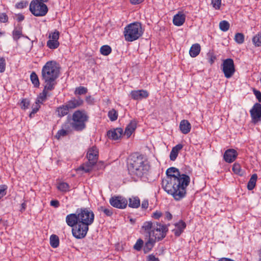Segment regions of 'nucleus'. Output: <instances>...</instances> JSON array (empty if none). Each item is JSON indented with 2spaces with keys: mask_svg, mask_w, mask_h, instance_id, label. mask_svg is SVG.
Masks as SVG:
<instances>
[{
  "mask_svg": "<svg viewBox=\"0 0 261 261\" xmlns=\"http://www.w3.org/2000/svg\"><path fill=\"white\" fill-rule=\"evenodd\" d=\"M167 177L162 180V187L176 201L184 198L186 195V189L190 184L189 175L180 172L175 167H170L166 170Z\"/></svg>",
  "mask_w": 261,
  "mask_h": 261,
  "instance_id": "obj_1",
  "label": "nucleus"
},
{
  "mask_svg": "<svg viewBox=\"0 0 261 261\" xmlns=\"http://www.w3.org/2000/svg\"><path fill=\"white\" fill-rule=\"evenodd\" d=\"M94 214L88 208H77L75 213L68 214L66 217V222L72 227L74 237L81 239L85 237L89 226L94 222Z\"/></svg>",
  "mask_w": 261,
  "mask_h": 261,
  "instance_id": "obj_2",
  "label": "nucleus"
},
{
  "mask_svg": "<svg viewBox=\"0 0 261 261\" xmlns=\"http://www.w3.org/2000/svg\"><path fill=\"white\" fill-rule=\"evenodd\" d=\"M60 75V67L55 61L47 62L41 70V80L45 86V89L53 90L57 84L56 80Z\"/></svg>",
  "mask_w": 261,
  "mask_h": 261,
  "instance_id": "obj_3",
  "label": "nucleus"
},
{
  "mask_svg": "<svg viewBox=\"0 0 261 261\" xmlns=\"http://www.w3.org/2000/svg\"><path fill=\"white\" fill-rule=\"evenodd\" d=\"M168 230V226L151 221L143 223L141 227L142 233L146 237L153 238L157 241L163 240Z\"/></svg>",
  "mask_w": 261,
  "mask_h": 261,
  "instance_id": "obj_4",
  "label": "nucleus"
},
{
  "mask_svg": "<svg viewBox=\"0 0 261 261\" xmlns=\"http://www.w3.org/2000/svg\"><path fill=\"white\" fill-rule=\"evenodd\" d=\"M128 171L133 178L141 177L148 171L149 166L141 155H133L127 165Z\"/></svg>",
  "mask_w": 261,
  "mask_h": 261,
  "instance_id": "obj_5",
  "label": "nucleus"
},
{
  "mask_svg": "<svg viewBox=\"0 0 261 261\" xmlns=\"http://www.w3.org/2000/svg\"><path fill=\"white\" fill-rule=\"evenodd\" d=\"M143 34L142 24L135 22L126 25L124 28V36L126 41L132 42L139 39Z\"/></svg>",
  "mask_w": 261,
  "mask_h": 261,
  "instance_id": "obj_6",
  "label": "nucleus"
},
{
  "mask_svg": "<svg viewBox=\"0 0 261 261\" xmlns=\"http://www.w3.org/2000/svg\"><path fill=\"white\" fill-rule=\"evenodd\" d=\"M88 119L89 116L85 110H76L72 114L71 126L76 131H82L86 128Z\"/></svg>",
  "mask_w": 261,
  "mask_h": 261,
  "instance_id": "obj_7",
  "label": "nucleus"
},
{
  "mask_svg": "<svg viewBox=\"0 0 261 261\" xmlns=\"http://www.w3.org/2000/svg\"><path fill=\"white\" fill-rule=\"evenodd\" d=\"M88 161L83 164L78 169V170H83L85 173L90 172L93 166L97 163L98 159V150L95 147L92 146L88 150L87 153Z\"/></svg>",
  "mask_w": 261,
  "mask_h": 261,
  "instance_id": "obj_8",
  "label": "nucleus"
},
{
  "mask_svg": "<svg viewBox=\"0 0 261 261\" xmlns=\"http://www.w3.org/2000/svg\"><path fill=\"white\" fill-rule=\"evenodd\" d=\"M29 9L35 16H44L48 12L46 5L38 0H32L30 4Z\"/></svg>",
  "mask_w": 261,
  "mask_h": 261,
  "instance_id": "obj_9",
  "label": "nucleus"
},
{
  "mask_svg": "<svg viewBox=\"0 0 261 261\" xmlns=\"http://www.w3.org/2000/svg\"><path fill=\"white\" fill-rule=\"evenodd\" d=\"M222 70L224 76L229 79L234 74L236 69L233 60L231 58L224 60L221 65Z\"/></svg>",
  "mask_w": 261,
  "mask_h": 261,
  "instance_id": "obj_10",
  "label": "nucleus"
},
{
  "mask_svg": "<svg viewBox=\"0 0 261 261\" xmlns=\"http://www.w3.org/2000/svg\"><path fill=\"white\" fill-rule=\"evenodd\" d=\"M250 113L253 123L261 121V104L256 102L250 110Z\"/></svg>",
  "mask_w": 261,
  "mask_h": 261,
  "instance_id": "obj_11",
  "label": "nucleus"
},
{
  "mask_svg": "<svg viewBox=\"0 0 261 261\" xmlns=\"http://www.w3.org/2000/svg\"><path fill=\"white\" fill-rule=\"evenodd\" d=\"M110 203L114 207L123 209L127 205V200L121 196H114L110 198Z\"/></svg>",
  "mask_w": 261,
  "mask_h": 261,
  "instance_id": "obj_12",
  "label": "nucleus"
},
{
  "mask_svg": "<svg viewBox=\"0 0 261 261\" xmlns=\"http://www.w3.org/2000/svg\"><path fill=\"white\" fill-rule=\"evenodd\" d=\"M69 111H71L83 106L84 100L80 97H72L65 103Z\"/></svg>",
  "mask_w": 261,
  "mask_h": 261,
  "instance_id": "obj_13",
  "label": "nucleus"
},
{
  "mask_svg": "<svg viewBox=\"0 0 261 261\" xmlns=\"http://www.w3.org/2000/svg\"><path fill=\"white\" fill-rule=\"evenodd\" d=\"M131 97L136 100H140L146 98L149 96V93L145 90H133L130 93Z\"/></svg>",
  "mask_w": 261,
  "mask_h": 261,
  "instance_id": "obj_14",
  "label": "nucleus"
},
{
  "mask_svg": "<svg viewBox=\"0 0 261 261\" xmlns=\"http://www.w3.org/2000/svg\"><path fill=\"white\" fill-rule=\"evenodd\" d=\"M123 129L120 127H117L108 131L107 136L110 139L117 140L121 137Z\"/></svg>",
  "mask_w": 261,
  "mask_h": 261,
  "instance_id": "obj_15",
  "label": "nucleus"
},
{
  "mask_svg": "<svg viewBox=\"0 0 261 261\" xmlns=\"http://www.w3.org/2000/svg\"><path fill=\"white\" fill-rule=\"evenodd\" d=\"M237 152L233 149H227L224 153L223 158L227 163L233 162L237 156Z\"/></svg>",
  "mask_w": 261,
  "mask_h": 261,
  "instance_id": "obj_16",
  "label": "nucleus"
},
{
  "mask_svg": "<svg viewBox=\"0 0 261 261\" xmlns=\"http://www.w3.org/2000/svg\"><path fill=\"white\" fill-rule=\"evenodd\" d=\"M185 15L181 12H178L174 16L173 23L175 25L180 26L184 24L185 21Z\"/></svg>",
  "mask_w": 261,
  "mask_h": 261,
  "instance_id": "obj_17",
  "label": "nucleus"
},
{
  "mask_svg": "<svg viewBox=\"0 0 261 261\" xmlns=\"http://www.w3.org/2000/svg\"><path fill=\"white\" fill-rule=\"evenodd\" d=\"M179 129L184 134H188L191 129V125L187 120H182L179 124Z\"/></svg>",
  "mask_w": 261,
  "mask_h": 261,
  "instance_id": "obj_18",
  "label": "nucleus"
},
{
  "mask_svg": "<svg viewBox=\"0 0 261 261\" xmlns=\"http://www.w3.org/2000/svg\"><path fill=\"white\" fill-rule=\"evenodd\" d=\"M175 228L172 230V231L176 237H179L181 233L184 231V230L186 227V223L182 221H180L178 223H176Z\"/></svg>",
  "mask_w": 261,
  "mask_h": 261,
  "instance_id": "obj_19",
  "label": "nucleus"
},
{
  "mask_svg": "<svg viewBox=\"0 0 261 261\" xmlns=\"http://www.w3.org/2000/svg\"><path fill=\"white\" fill-rule=\"evenodd\" d=\"M69 111H70L68 107L65 103L64 105L57 108L56 110V113L59 117H62L67 115L69 113Z\"/></svg>",
  "mask_w": 261,
  "mask_h": 261,
  "instance_id": "obj_20",
  "label": "nucleus"
},
{
  "mask_svg": "<svg viewBox=\"0 0 261 261\" xmlns=\"http://www.w3.org/2000/svg\"><path fill=\"white\" fill-rule=\"evenodd\" d=\"M137 127V121L135 120H132L125 128L124 134L128 138L135 131Z\"/></svg>",
  "mask_w": 261,
  "mask_h": 261,
  "instance_id": "obj_21",
  "label": "nucleus"
},
{
  "mask_svg": "<svg viewBox=\"0 0 261 261\" xmlns=\"http://www.w3.org/2000/svg\"><path fill=\"white\" fill-rule=\"evenodd\" d=\"M21 37H24L22 35V27L20 25H17L12 32L13 39L14 41H17Z\"/></svg>",
  "mask_w": 261,
  "mask_h": 261,
  "instance_id": "obj_22",
  "label": "nucleus"
},
{
  "mask_svg": "<svg viewBox=\"0 0 261 261\" xmlns=\"http://www.w3.org/2000/svg\"><path fill=\"white\" fill-rule=\"evenodd\" d=\"M183 148V145L178 144L173 147L170 153V159L171 161H174L176 160L179 151Z\"/></svg>",
  "mask_w": 261,
  "mask_h": 261,
  "instance_id": "obj_23",
  "label": "nucleus"
},
{
  "mask_svg": "<svg viewBox=\"0 0 261 261\" xmlns=\"http://www.w3.org/2000/svg\"><path fill=\"white\" fill-rule=\"evenodd\" d=\"M148 237V240L145 243L144 246H143V250L145 253H148L152 249V248L154 245L155 242L156 241L153 238H151L150 237Z\"/></svg>",
  "mask_w": 261,
  "mask_h": 261,
  "instance_id": "obj_24",
  "label": "nucleus"
},
{
  "mask_svg": "<svg viewBox=\"0 0 261 261\" xmlns=\"http://www.w3.org/2000/svg\"><path fill=\"white\" fill-rule=\"evenodd\" d=\"M200 45L198 43L193 44L189 50V54L191 57L194 58L197 56L200 51Z\"/></svg>",
  "mask_w": 261,
  "mask_h": 261,
  "instance_id": "obj_25",
  "label": "nucleus"
},
{
  "mask_svg": "<svg viewBox=\"0 0 261 261\" xmlns=\"http://www.w3.org/2000/svg\"><path fill=\"white\" fill-rule=\"evenodd\" d=\"M50 91L47 89H45V86H44V89L42 93H41L37 97L36 103H43L46 99L47 96V91Z\"/></svg>",
  "mask_w": 261,
  "mask_h": 261,
  "instance_id": "obj_26",
  "label": "nucleus"
},
{
  "mask_svg": "<svg viewBox=\"0 0 261 261\" xmlns=\"http://www.w3.org/2000/svg\"><path fill=\"white\" fill-rule=\"evenodd\" d=\"M140 205V200L138 197L129 198L128 206L134 208H138Z\"/></svg>",
  "mask_w": 261,
  "mask_h": 261,
  "instance_id": "obj_27",
  "label": "nucleus"
},
{
  "mask_svg": "<svg viewBox=\"0 0 261 261\" xmlns=\"http://www.w3.org/2000/svg\"><path fill=\"white\" fill-rule=\"evenodd\" d=\"M257 178V176L256 174L252 175L247 184V188L249 190H252L254 189L255 186Z\"/></svg>",
  "mask_w": 261,
  "mask_h": 261,
  "instance_id": "obj_28",
  "label": "nucleus"
},
{
  "mask_svg": "<svg viewBox=\"0 0 261 261\" xmlns=\"http://www.w3.org/2000/svg\"><path fill=\"white\" fill-rule=\"evenodd\" d=\"M50 245L54 248L59 246V237L56 234H52L50 237Z\"/></svg>",
  "mask_w": 261,
  "mask_h": 261,
  "instance_id": "obj_29",
  "label": "nucleus"
},
{
  "mask_svg": "<svg viewBox=\"0 0 261 261\" xmlns=\"http://www.w3.org/2000/svg\"><path fill=\"white\" fill-rule=\"evenodd\" d=\"M30 79L35 87H39L40 86V82L38 75L35 72H32L30 75Z\"/></svg>",
  "mask_w": 261,
  "mask_h": 261,
  "instance_id": "obj_30",
  "label": "nucleus"
},
{
  "mask_svg": "<svg viewBox=\"0 0 261 261\" xmlns=\"http://www.w3.org/2000/svg\"><path fill=\"white\" fill-rule=\"evenodd\" d=\"M58 189L62 192H67L69 190V185L64 182H60L57 186Z\"/></svg>",
  "mask_w": 261,
  "mask_h": 261,
  "instance_id": "obj_31",
  "label": "nucleus"
},
{
  "mask_svg": "<svg viewBox=\"0 0 261 261\" xmlns=\"http://www.w3.org/2000/svg\"><path fill=\"white\" fill-rule=\"evenodd\" d=\"M100 51L102 55L108 56L111 53L112 49L110 46L105 45L100 47Z\"/></svg>",
  "mask_w": 261,
  "mask_h": 261,
  "instance_id": "obj_32",
  "label": "nucleus"
},
{
  "mask_svg": "<svg viewBox=\"0 0 261 261\" xmlns=\"http://www.w3.org/2000/svg\"><path fill=\"white\" fill-rule=\"evenodd\" d=\"M230 27L229 23L226 20H222L219 23V28L223 32L227 31Z\"/></svg>",
  "mask_w": 261,
  "mask_h": 261,
  "instance_id": "obj_33",
  "label": "nucleus"
},
{
  "mask_svg": "<svg viewBox=\"0 0 261 261\" xmlns=\"http://www.w3.org/2000/svg\"><path fill=\"white\" fill-rule=\"evenodd\" d=\"M252 42L255 46H261V33H259L252 38Z\"/></svg>",
  "mask_w": 261,
  "mask_h": 261,
  "instance_id": "obj_34",
  "label": "nucleus"
},
{
  "mask_svg": "<svg viewBox=\"0 0 261 261\" xmlns=\"http://www.w3.org/2000/svg\"><path fill=\"white\" fill-rule=\"evenodd\" d=\"M47 46L50 49H54L57 48L59 45V41H53V40L49 39L46 43Z\"/></svg>",
  "mask_w": 261,
  "mask_h": 261,
  "instance_id": "obj_35",
  "label": "nucleus"
},
{
  "mask_svg": "<svg viewBox=\"0 0 261 261\" xmlns=\"http://www.w3.org/2000/svg\"><path fill=\"white\" fill-rule=\"evenodd\" d=\"M233 172L239 175H242L243 174V172L241 169V166L239 164L234 163L233 165L232 169Z\"/></svg>",
  "mask_w": 261,
  "mask_h": 261,
  "instance_id": "obj_36",
  "label": "nucleus"
},
{
  "mask_svg": "<svg viewBox=\"0 0 261 261\" xmlns=\"http://www.w3.org/2000/svg\"><path fill=\"white\" fill-rule=\"evenodd\" d=\"M88 92V89L87 88L80 86L75 88L74 91L75 95H83L85 94Z\"/></svg>",
  "mask_w": 261,
  "mask_h": 261,
  "instance_id": "obj_37",
  "label": "nucleus"
},
{
  "mask_svg": "<svg viewBox=\"0 0 261 261\" xmlns=\"http://www.w3.org/2000/svg\"><path fill=\"white\" fill-rule=\"evenodd\" d=\"M234 40L238 44H242L244 41V35L243 34L240 33L236 34Z\"/></svg>",
  "mask_w": 261,
  "mask_h": 261,
  "instance_id": "obj_38",
  "label": "nucleus"
},
{
  "mask_svg": "<svg viewBox=\"0 0 261 261\" xmlns=\"http://www.w3.org/2000/svg\"><path fill=\"white\" fill-rule=\"evenodd\" d=\"M99 210L103 212L107 216H111L113 214V208L110 207L107 208L104 206H100Z\"/></svg>",
  "mask_w": 261,
  "mask_h": 261,
  "instance_id": "obj_39",
  "label": "nucleus"
},
{
  "mask_svg": "<svg viewBox=\"0 0 261 261\" xmlns=\"http://www.w3.org/2000/svg\"><path fill=\"white\" fill-rule=\"evenodd\" d=\"M108 116L111 121H115L118 118L117 112L114 109H112L109 112Z\"/></svg>",
  "mask_w": 261,
  "mask_h": 261,
  "instance_id": "obj_40",
  "label": "nucleus"
},
{
  "mask_svg": "<svg viewBox=\"0 0 261 261\" xmlns=\"http://www.w3.org/2000/svg\"><path fill=\"white\" fill-rule=\"evenodd\" d=\"M60 33L59 31L55 30L54 32L49 34L48 38L53 41H58L59 38Z\"/></svg>",
  "mask_w": 261,
  "mask_h": 261,
  "instance_id": "obj_41",
  "label": "nucleus"
},
{
  "mask_svg": "<svg viewBox=\"0 0 261 261\" xmlns=\"http://www.w3.org/2000/svg\"><path fill=\"white\" fill-rule=\"evenodd\" d=\"M144 242L141 239L137 240L134 246V248L137 251H140L143 246Z\"/></svg>",
  "mask_w": 261,
  "mask_h": 261,
  "instance_id": "obj_42",
  "label": "nucleus"
},
{
  "mask_svg": "<svg viewBox=\"0 0 261 261\" xmlns=\"http://www.w3.org/2000/svg\"><path fill=\"white\" fill-rule=\"evenodd\" d=\"M6 60L4 57H0V73H3L6 69Z\"/></svg>",
  "mask_w": 261,
  "mask_h": 261,
  "instance_id": "obj_43",
  "label": "nucleus"
},
{
  "mask_svg": "<svg viewBox=\"0 0 261 261\" xmlns=\"http://www.w3.org/2000/svg\"><path fill=\"white\" fill-rule=\"evenodd\" d=\"M20 106L21 109H23L24 110L28 109L29 108V106H30L29 100L26 98L22 99L20 103Z\"/></svg>",
  "mask_w": 261,
  "mask_h": 261,
  "instance_id": "obj_44",
  "label": "nucleus"
},
{
  "mask_svg": "<svg viewBox=\"0 0 261 261\" xmlns=\"http://www.w3.org/2000/svg\"><path fill=\"white\" fill-rule=\"evenodd\" d=\"M40 107V106H39V103H36L35 105H34L32 107V111L30 114V117L31 118L33 117V116L35 115V114L38 111Z\"/></svg>",
  "mask_w": 261,
  "mask_h": 261,
  "instance_id": "obj_45",
  "label": "nucleus"
},
{
  "mask_svg": "<svg viewBox=\"0 0 261 261\" xmlns=\"http://www.w3.org/2000/svg\"><path fill=\"white\" fill-rule=\"evenodd\" d=\"M67 134H68L67 130L62 129L58 130V132H57V133L56 135V137L58 139H59L61 137H64V136H66L67 135Z\"/></svg>",
  "mask_w": 261,
  "mask_h": 261,
  "instance_id": "obj_46",
  "label": "nucleus"
},
{
  "mask_svg": "<svg viewBox=\"0 0 261 261\" xmlns=\"http://www.w3.org/2000/svg\"><path fill=\"white\" fill-rule=\"evenodd\" d=\"M212 4L216 10H219L221 5V0H212Z\"/></svg>",
  "mask_w": 261,
  "mask_h": 261,
  "instance_id": "obj_47",
  "label": "nucleus"
},
{
  "mask_svg": "<svg viewBox=\"0 0 261 261\" xmlns=\"http://www.w3.org/2000/svg\"><path fill=\"white\" fill-rule=\"evenodd\" d=\"M8 21V16L5 13H0V22L1 23H6Z\"/></svg>",
  "mask_w": 261,
  "mask_h": 261,
  "instance_id": "obj_48",
  "label": "nucleus"
},
{
  "mask_svg": "<svg viewBox=\"0 0 261 261\" xmlns=\"http://www.w3.org/2000/svg\"><path fill=\"white\" fill-rule=\"evenodd\" d=\"M7 189L6 185L0 186V199L6 194Z\"/></svg>",
  "mask_w": 261,
  "mask_h": 261,
  "instance_id": "obj_49",
  "label": "nucleus"
},
{
  "mask_svg": "<svg viewBox=\"0 0 261 261\" xmlns=\"http://www.w3.org/2000/svg\"><path fill=\"white\" fill-rule=\"evenodd\" d=\"M163 215V214L161 212L159 211H156L153 212L151 215V217L154 219L159 220Z\"/></svg>",
  "mask_w": 261,
  "mask_h": 261,
  "instance_id": "obj_50",
  "label": "nucleus"
},
{
  "mask_svg": "<svg viewBox=\"0 0 261 261\" xmlns=\"http://www.w3.org/2000/svg\"><path fill=\"white\" fill-rule=\"evenodd\" d=\"M253 94L255 96L256 98L258 100V101L260 102H261V92L256 89H253Z\"/></svg>",
  "mask_w": 261,
  "mask_h": 261,
  "instance_id": "obj_51",
  "label": "nucleus"
},
{
  "mask_svg": "<svg viewBox=\"0 0 261 261\" xmlns=\"http://www.w3.org/2000/svg\"><path fill=\"white\" fill-rule=\"evenodd\" d=\"M27 4H28V3L27 2L22 1L21 2L18 3L16 5V7L17 8H18V9H22V8L26 7Z\"/></svg>",
  "mask_w": 261,
  "mask_h": 261,
  "instance_id": "obj_52",
  "label": "nucleus"
},
{
  "mask_svg": "<svg viewBox=\"0 0 261 261\" xmlns=\"http://www.w3.org/2000/svg\"><path fill=\"white\" fill-rule=\"evenodd\" d=\"M50 204L51 206L56 208L60 206L59 202L57 200H51L50 202Z\"/></svg>",
  "mask_w": 261,
  "mask_h": 261,
  "instance_id": "obj_53",
  "label": "nucleus"
},
{
  "mask_svg": "<svg viewBox=\"0 0 261 261\" xmlns=\"http://www.w3.org/2000/svg\"><path fill=\"white\" fill-rule=\"evenodd\" d=\"M141 207L142 208L146 209L148 207V200L147 199H144L143 200Z\"/></svg>",
  "mask_w": 261,
  "mask_h": 261,
  "instance_id": "obj_54",
  "label": "nucleus"
},
{
  "mask_svg": "<svg viewBox=\"0 0 261 261\" xmlns=\"http://www.w3.org/2000/svg\"><path fill=\"white\" fill-rule=\"evenodd\" d=\"M149 261H159L158 258H156L153 254L149 255L148 256Z\"/></svg>",
  "mask_w": 261,
  "mask_h": 261,
  "instance_id": "obj_55",
  "label": "nucleus"
},
{
  "mask_svg": "<svg viewBox=\"0 0 261 261\" xmlns=\"http://www.w3.org/2000/svg\"><path fill=\"white\" fill-rule=\"evenodd\" d=\"M165 218L167 220H171L172 218V215H171V214L169 212H166L165 213Z\"/></svg>",
  "mask_w": 261,
  "mask_h": 261,
  "instance_id": "obj_56",
  "label": "nucleus"
},
{
  "mask_svg": "<svg viewBox=\"0 0 261 261\" xmlns=\"http://www.w3.org/2000/svg\"><path fill=\"white\" fill-rule=\"evenodd\" d=\"M144 0H130V2L133 5H138L142 3Z\"/></svg>",
  "mask_w": 261,
  "mask_h": 261,
  "instance_id": "obj_57",
  "label": "nucleus"
},
{
  "mask_svg": "<svg viewBox=\"0 0 261 261\" xmlns=\"http://www.w3.org/2000/svg\"><path fill=\"white\" fill-rule=\"evenodd\" d=\"M24 18V17L22 14H18L17 15L16 19L18 21H21L23 20Z\"/></svg>",
  "mask_w": 261,
  "mask_h": 261,
  "instance_id": "obj_58",
  "label": "nucleus"
},
{
  "mask_svg": "<svg viewBox=\"0 0 261 261\" xmlns=\"http://www.w3.org/2000/svg\"><path fill=\"white\" fill-rule=\"evenodd\" d=\"M93 98L91 96H87L86 98V101L89 103H92L93 101Z\"/></svg>",
  "mask_w": 261,
  "mask_h": 261,
  "instance_id": "obj_59",
  "label": "nucleus"
},
{
  "mask_svg": "<svg viewBox=\"0 0 261 261\" xmlns=\"http://www.w3.org/2000/svg\"><path fill=\"white\" fill-rule=\"evenodd\" d=\"M26 203L25 202H23L21 205V208L20 210V211L21 212H23L24 211V210H25L26 208Z\"/></svg>",
  "mask_w": 261,
  "mask_h": 261,
  "instance_id": "obj_60",
  "label": "nucleus"
},
{
  "mask_svg": "<svg viewBox=\"0 0 261 261\" xmlns=\"http://www.w3.org/2000/svg\"><path fill=\"white\" fill-rule=\"evenodd\" d=\"M49 0H38V1L40 2H42L44 4V3H47Z\"/></svg>",
  "mask_w": 261,
  "mask_h": 261,
  "instance_id": "obj_61",
  "label": "nucleus"
},
{
  "mask_svg": "<svg viewBox=\"0 0 261 261\" xmlns=\"http://www.w3.org/2000/svg\"><path fill=\"white\" fill-rule=\"evenodd\" d=\"M259 261H261V249L259 250Z\"/></svg>",
  "mask_w": 261,
  "mask_h": 261,
  "instance_id": "obj_62",
  "label": "nucleus"
},
{
  "mask_svg": "<svg viewBox=\"0 0 261 261\" xmlns=\"http://www.w3.org/2000/svg\"><path fill=\"white\" fill-rule=\"evenodd\" d=\"M5 34L4 32H0V37Z\"/></svg>",
  "mask_w": 261,
  "mask_h": 261,
  "instance_id": "obj_63",
  "label": "nucleus"
},
{
  "mask_svg": "<svg viewBox=\"0 0 261 261\" xmlns=\"http://www.w3.org/2000/svg\"><path fill=\"white\" fill-rule=\"evenodd\" d=\"M130 221H131V222H132V223H134V222H135V220H133L132 219H130Z\"/></svg>",
  "mask_w": 261,
  "mask_h": 261,
  "instance_id": "obj_64",
  "label": "nucleus"
}]
</instances>
